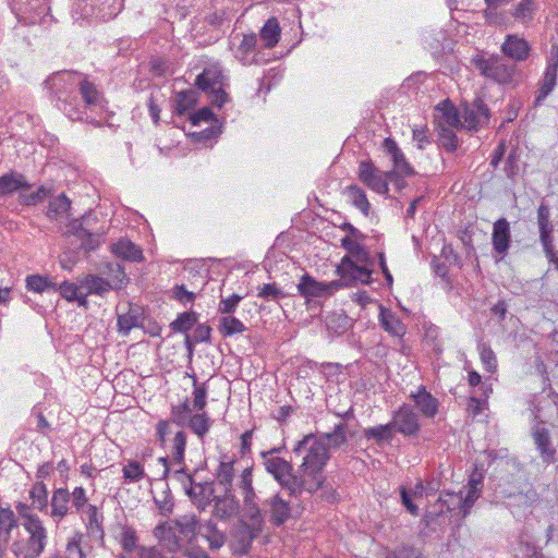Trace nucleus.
Listing matches in <instances>:
<instances>
[{"label": "nucleus", "mask_w": 558, "mask_h": 558, "mask_svg": "<svg viewBox=\"0 0 558 558\" xmlns=\"http://www.w3.org/2000/svg\"><path fill=\"white\" fill-rule=\"evenodd\" d=\"M462 118L461 129L464 128L470 131H476L488 122L489 109L482 99H476L472 106H468L463 109Z\"/></svg>", "instance_id": "obj_14"}, {"label": "nucleus", "mask_w": 558, "mask_h": 558, "mask_svg": "<svg viewBox=\"0 0 558 558\" xmlns=\"http://www.w3.org/2000/svg\"><path fill=\"white\" fill-rule=\"evenodd\" d=\"M264 512L265 520L267 519L271 525L279 527L295 518L299 510L277 493L264 500Z\"/></svg>", "instance_id": "obj_8"}, {"label": "nucleus", "mask_w": 558, "mask_h": 558, "mask_svg": "<svg viewBox=\"0 0 558 558\" xmlns=\"http://www.w3.org/2000/svg\"><path fill=\"white\" fill-rule=\"evenodd\" d=\"M174 477L182 483L186 495L195 504H202L203 500L209 498L213 494V487L210 483H195L193 477L187 474L182 466L180 470L174 472Z\"/></svg>", "instance_id": "obj_12"}, {"label": "nucleus", "mask_w": 558, "mask_h": 558, "mask_svg": "<svg viewBox=\"0 0 558 558\" xmlns=\"http://www.w3.org/2000/svg\"><path fill=\"white\" fill-rule=\"evenodd\" d=\"M436 110L438 112L436 116L438 128H456L457 130L461 129V117L451 102L445 101L437 106Z\"/></svg>", "instance_id": "obj_27"}, {"label": "nucleus", "mask_w": 558, "mask_h": 558, "mask_svg": "<svg viewBox=\"0 0 558 558\" xmlns=\"http://www.w3.org/2000/svg\"><path fill=\"white\" fill-rule=\"evenodd\" d=\"M530 50L527 41L517 34L507 35L501 45L502 53L517 62L526 60L530 56Z\"/></svg>", "instance_id": "obj_18"}, {"label": "nucleus", "mask_w": 558, "mask_h": 558, "mask_svg": "<svg viewBox=\"0 0 558 558\" xmlns=\"http://www.w3.org/2000/svg\"><path fill=\"white\" fill-rule=\"evenodd\" d=\"M441 504L439 511L442 512V507H446V511L452 512L456 510H460L462 515H464V501H463V493H447L446 495H441L438 499Z\"/></svg>", "instance_id": "obj_44"}, {"label": "nucleus", "mask_w": 558, "mask_h": 558, "mask_svg": "<svg viewBox=\"0 0 558 558\" xmlns=\"http://www.w3.org/2000/svg\"><path fill=\"white\" fill-rule=\"evenodd\" d=\"M29 498L32 500V507L40 512H48V489L43 481L36 482L29 492Z\"/></svg>", "instance_id": "obj_37"}, {"label": "nucleus", "mask_w": 558, "mask_h": 558, "mask_svg": "<svg viewBox=\"0 0 558 558\" xmlns=\"http://www.w3.org/2000/svg\"><path fill=\"white\" fill-rule=\"evenodd\" d=\"M481 361L487 372H495L497 368V359L494 351L485 343L480 345Z\"/></svg>", "instance_id": "obj_60"}, {"label": "nucleus", "mask_w": 558, "mask_h": 558, "mask_svg": "<svg viewBox=\"0 0 558 558\" xmlns=\"http://www.w3.org/2000/svg\"><path fill=\"white\" fill-rule=\"evenodd\" d=\"M411 397L423 416L427 418L435 417L438 412L439 402L435 397L426 391L425 387L421 386L415 393L411 395Z\"/></svg>", "instance_id": "obj_26"}, {"label": "nucleus", "mask_w": 558, "mask_h": 558, "mask_svg": "<svg viewBox=\"0 0 558 558\" xmlns=\"http://www.w3.org/2000/svg\"><path fill=\"white\" fill-rule=\"evenodd\" d=\"M26 288L29 291L41 293L48 289H56V283L48 280V278L40 275H31L26 277Z\"/></svg>", "instance_id": "obj_52"}, {"label": "nucleus", "mask_w": 558, "mask_h": 558, "mask_svg": "<svg viewBox=\"0 0 558 558\" xmlns=\"http://www.w3.org/2000/svg\"><path fill=\"white\" fill-rule=\"evenodd\" d=\"M210 420L206 413H197L190 417V428L199 437H203L209 429Z\"/></svg>", "instance_id": "obj_53"}, {"label": "nucleus", "mask_w": 558, "mask_h": 558, "mask_svg": "<svg viewBox=\"0 0 558 558\" xmlns=\"http://www.w3.org/2000/svg\"><path fill=\"white\" fill-rule=\"evenodd\" d=\"M241 504L234 492H227L221 496H215L213 514L221 521H227L240 513Z\"/></svg>", "instance_id": "obj_16"}, {"label": "nucleus", "mask_w": 558, "mask_h": 558, "mask_svg": "<svg viewBox=\"0 0 558 558\" xmlns=\"http://www.w3.org/2000/svg\"><path fill=\"white\" fill-rule=\"evenodd\" d=\"M111 252L125 260L140 262L143 259L142 250L129 239L122 238L111 245Z\"/></svg>", "instance_id": "obj_30"}, {"label": "nucleus", "mask_w": 558, "mask_h": 558, "mask_svg": "<svg viewBox=\"0 0 558 558\" xmlns=\"http://www.w3.org/2000/svg\"><path fill=\"white\" fill-rule=\"evenodd\" d=\"M345 193L350 198L351 203L356 208H359L365 216H367L371 205L365 192L357 185H350L347 187Z\"/></svg>", "instance_id": "obj_45"}, {"label": "nucleus", "mask_w": 558, "mask_h": 558, "mask_svg": "<svg viewBox=\"0 0 558 558\" xmlns=\"http://www.w3.org/2000/svg\"><path fill=\"white\" fill-rule=\"evenodd\" d=\"M197 100V94L195 90L187 89L182 90L175 95L174 112L179 116H183L190 109H192Z\"/></svg>", "instance_id": "obj_42"}, {"label": "nucleus", "mask_w": 558, "mask_h": 558, "mask_svg": "<svg viewBox=\"0 0 558 558\" xmlns=\"http://www.w3.org/2000/svg\"><path fill=\"white\" fill-rule=\"evenodd\" d=\"M256 44L257 37L255 34L243 35L236 51V58L243 64H251L253 62L254 57H251V54L254 52Z\"/></svg>", "instance_id": "obj_40"}, {"label": "nucleus", "mask_w": 558, "mask_h": 558, "mask_svg": "<svg viewBox=\"0 0 558 558\" xmlns=\"http://www.w3.org/2000/svg\"><path fill=\"white\" fill-rule=\"evenodd\" d=\"M363 241L351 236H344L341 240V245L348 252V255L342 257L337 267V274L345 286H353L357 282L368 284L372 281V268L375 260L362 244Z\"/></svg>", "instance_id": "obj_4"}, {"label": "nucleus", "mask_w": 558, "mask_h": 558, "mask_svg": "<svg viewBox=\"0 0 558 558\" xmlns=\"http://www.w3.org/2000/svg\"><path fill=\"white\" fill-rule=\"evenodd\" d=\"M235 486L240 489L242 497L256 493L253 486V465H247L241 471Z\"/></svg>", "instance_id": "obj_48"}, {"label": "nucleus", "mask_w": 558, "mask_h": 558, "mask_svg": "<svg viewBox=\"0 0 558 558\" xmlns=\"http://www.w3.org/2000/svg\"><path fill=\"white\" fill-rule=\"evenodd\" d=\"M359 180L378 194H387L390 181L387 171H380L371 160H363L359 165Z\"/></svg>", "instance_id": "obj_9"}, {"label": "nucleus", "mask_w": 558, "mask_h": 558, "mask_svg": "<svg viewBox=\"0 0 558 558\" xmlns=\"http://www.w3.org/2000/svg\"><path fill=\"white\" fill-rule=\"evenodd\" d=\"M218 330L222 337H232L246 330L244 324L232 315L222 316L219 319Z\"/></svg>", "instance_id": "obj_39"}, {"label": "nucleus", "mask_w": 558, "mask_h": 558, "mask_svg": "<svg viewBox=\"0 0 558 558\" xmlns=\"http://www.w3.org/2000/svg\"><path fill=\"white\" fill-rule=\"evenodd\" d=\"M207 388L205 384H197L194 377L193 409L203 411L206 407Z\"/></svg>", "instance_id": "obj_59"}, {"label": "nucleus", "mask_w": 558, "mask_h": 558, "mask_svg": "<svg viewBox=\"0 0 558 558\" xmlns=\"http://www.w3.org/2000/svg\"><path fill=\"white\" fill-rule=\"evenodd\" d=\"M537 225L539 229V240L543 248L550 251V244L554 243V226L550 221L549 206L541 204L537 209Z\"/></svg>", "instance_id": "obj_23"}, {"label": "nucleus", "mask_w": 558, "mask_h": 558, "mask_svg": "<svg viewBox=\"0 0 558 558\" xmlns=\"http://www.w3.org/2000/svg\"><path fill=\"white\" fill-rule=\"evenodd\" d=\"M25 177L19 172L11 171L0 177V194H11L19 190L29 189Z\"/></svg>", "instance_id": "obj_35"}, {"label": "nucleus", "mask_w": 558, "mask_h": 558, "mask_svg": "<svg viewBox=\"0 0 558 558\" xmlns=\"http://www.w3.org/2000/svg\"><path fill=\"white\" fill-rule=\"evenodd\" d=\"M492 242L494 251L504 257L507 254L511 242L510 223L506 218H500L495 221L493 226Z\"/></svg>", "instance_id": "obj_21"}, {"label": "nucleus", "mask_w": 558, "mask_h": 558, "mask_svg": "<svg viewBox=\"0 0 558 558\" xmlns=\"http://www.w3.org/2000/svg\"><path fill=\"white\" fill-rule=\"evenodd\" d=\"M390 424L393 432H398L404 436H413L417 434L421 427L417 414L409 404H403L395 412Z\"/></svg>", "instance_id": "obj_11"}, {"label": "nucleus", "mask_w": 558, "mask_h": 558, "mask_svg": "<svg viewBox=\"0 0 558 558\" xmlns=\"http://www.w3.org/2000/svg\"><path fill=\"white\" fill-rule=\"evenodd\" d=\"M280 26L277 19L271 17L267 20L265 25L260 29V38L265 41L267 48L275 47L280 38Z\"/></svg>", "instance_id": "obj_41"}, {"label": "nucleus", "mask_w": 558, "mask_h": 558, "mask_svg": "<svg viewBox=\"0 0 558 558\" xmlns=\"http://www.w3.org/2000/svg\"><path fill=\"white\" fill-rule=\"evenodd\" d=\"M71 495L65 488H57L51 497L50 515L56 522H60L70 510L69 502Z\"/></svg>", "instance_id": "obj_29"}, {"label": "nucleus", "mask_w": 558, "mask_h": 558, "mask_svg": "<svg viewBox=\"0 0 558 558\" xmlns=\"http://www.w3.org/2000/svg\"><path fill=\"white\" fill-rule=\"evenodd\" d=\"M186 446V434L183 430L174 433L173 445L171 449L172 462L178 465L184 463V452Z\"/></svg>", "instance_id": "obj_49"}, {"label": "nucleus", "mask_w": 558, "mask_h": 558, "mask_svg": "<svg viewBox=\"0 0 558 558\" xmlns=\"http://www.w3.org/2000/svg\"><path fill=\"white\" fill-rule=\"evenodd\" d=\"M80 282L81 288L86 290V294H97L102 296L111 289H114L113 284L109 280L95 275H87L80 280Z\"/></svg>", "instance_id": "obj_34"}, {"label": "nucleus", "mask_w": 558, "mask_h": 558, "mask_svg": "<svg viewBox=\"0 0 558 558\" xmlns=\"http://www.w3.org/2000/svg\"><path fill=\"white\" fill-rule=\"evenodd\" d=\"M293 451L296 454H303V461L298 471L300 477H303L306 485L313 486V488H305V492L310 494L317 492L325 482L323 470L329 460L325 439H318L313 434L306 435Z\"/></svg>", "instance_id": "obj_3"}, {"label": "nucleus", "mask_w": 558, "mask_h": 558, "mask_svg": "<svg viewBox=\"0 0 558 558\" xmlns=\"http://www.w3.org/2000/svg\"><path fill=\"white\" fill-rule=\"evenodd\" d=\"M347 425L337 424L331 433H327L318 439H325L327 449L339 448L347 442Z\"/></svg>", "instance_id": "obj_46"}, {"label": "nucleus", "mask_w": 558, "mask_h": 558, "mask_svg": "<svg viewBox=\"0 0 558 558\" xmlns=\"http://www.w3.org/2000/svg\"><path fill=\"white\" fill-rule=\"evenodd\" d=\"M81 290H83V288H81V284L77 286L69 281H63L59 286L56 284V289H53V291H59L61 296L70 302H74V300L77 299V293Z\"/></svg>", "instance_id": "obj_61"}, {"label": "nucleus", "mask_w": 558, "mask_h": 558, "mask_svg": "<svg viewBox=\"0 0 558 558\" xmlns=\"http://www.w3.org/2000/svg\"><path fill=\"white\" fill-rule=\"evenodd\" d=\"M472 64L483 76L499 84L511 82L515 70V65L508 64L504 58L498 56H492L487 59L482 56H475L472 58Z\"/></svg>", "instance_id": "obj_7"}, {"label": "nucleus", "mask_w": 558, "mask_h": 558, "mask_svg": "<svg viewBox=\"0 0 558 558\" xmlns=\"http://www.w3.org/2000/svg\"><path fill=\"white\" fill-rule=\"evenodd\" d=\"M241 529L238 533V546L241 554H247L252 542L262 533L263 527L241 521Z\"/></svg>", "instance_id": "obj_33"}, {"label": "nucleus", "mask_w": 558, "mask_h": 558, "mask_svg": "<svg viewBox=\"0 0 558 558\" xmlns=\"http://www.w3.org/2000/svg\"><path fill=\"white\" fill-rule=\"evenodd\" d=\"M71 208V202L65 196V194H60L59 196L50 199L47 217L50 219H61L65 217Z\"/></svg>", "instance_id": "obj_38"}, {"label": "nucleus", "mask_w": 558, "mask_h": 558, "mask_svg": "<svg viewBox=\"0 0 558 558\" xmlns=\"http://www.w3.org/2000/svg\"><path fill=\"white\" fill-rule=\"evenodd\" d=\"M108 275L111 277L109 280L114 289L120 288L124 282L128 281V277L119 263H110L107 266Z\"/></svg>", "instance_id": "obj_57"}, {"label": "nucleus", "mask_w": 558, "mask_h": 558, "mask_svg": "<svg viewBox=\"0 0 558 558\" xmlns=\"http://www.w3.org/2000/svg\"><path fill=\"white\" fill-rule=\"evenodd\" d=\"M339 287H341V283L338 281H332L327 286L305 274L298 284V291L305 298H318L328 295L331 289H338Z\"/></svg>", "instance_id": "obj_19"}, {"label": "nucleus", "mask_w": 558, "mask_h": 558, "mask_svg": "<svg viewBox=\"0 0 558 558\" xmlns=\"http://www.w3.org/2000/svg\"><path fill=\"white\" fill-rule=\"evenodd\" d=\"M393 429L390 423L364 429L367 439H375L376 442L389 441L392 438Z\"/></svg>", "instance_id": "obj_50"}, {"label": "nucleus", "mask_w": 558, "mask_h": 558, "mask_svg": "<svg viewBox=\"0 0 558 558\" xmlns=\"http://www.w3.org/2000/svg\"><path fill=\"white\" fill-rule=\"evenodd\" d=\"M136 326H138V316L132 311L118 316V327L121 333L128 335Z\"/></svg>", "instance_id": "obj_58"}, {"label": "nucleus", "mask_w": 558, "mask_h": 558, "mask_svg": "<svg viewBox=\"0 0 558 558\" xmlns=\"http://www.w3.org/2000/svg\"><path fill=\"white\" fill-rule=\"evenodd\" d=\"M88 535L95 541H102V513L94 505H87L82 511Z\"/></svg>", "instance_id": "obj_24"}, {"label": "nucleus", "mask_w": 558, "mask_h": 558, "mask_svg": "<svg viewBox=\"0 0 558 558\" xmlns=\"http://www.w3.org/2000/svg\"><path fill=\"white\" fill-rule=\"evenodd\" d=\"M197 87L206 93L222 87V72L217 66L206 68L195 80Z\"/></svg>", "instance_id": "obj_28"}, {"label": "nucleus", "mask_w": 558, "mask_h": 558, "mask_svg": "<svg viewBox=\"0 0 558 558\" xmlns=\"http://www.w3.org/2000/svg\"><path fill=\"white\" fill-rule=\"evenodd\" d=\"M532 437L534 444L539 451L542 461L545 464H551L556 461V449L551 444L549 430L541 425L533 427Z\"/></svg>", "instance_id": "obj_17"}, {"label": "nucleus", "mask_w": 558, "mask_h": 558, "mask_svg": "<svg viewBox=\"0 0 558 558\" xmlns=\"http://www.w3.org/2000/svg\"><path fill=\"white\" fill-rule=\"evenodd\" d=\"M538 11L536 0H518L512 3L509 16L523 26H530Z\"/></svg>", "instance_id": "obj_20"}, {"label": "nucleus", "mask_w": 558, "mask_h": 558, "mask_svg": "<svg viewBox=\"0 0 558 558\" xmlns=\"http://www.w3.org/2000/svg\"><path fill=\"white\" fill-rule=\"evenodd\" d=\"M47 544V531L38 517L19 523L12 510L0 512V558L7 548L15 558H39Z\"/></svg>", "instance_id": "obj_2"}, {"label": "nucleus", "mask_w": 558, "mask_h": 558, "mask_svg": "<svg viewBox=\"0 0 558 558\" xmlns=\"http://www.w3.org/2000/svg\"><path fill=\"white\" fill-rule=\"evenodd\" d=\"M557 75H558V53L556 56H551L549 59L545 72L543 74L542 80L539 81V87L537 90V95L534 100V107H539L543 105L544 100L547 96L554 90L557 84Z\"/></svg>", "instance_id": "obj_15"}, {"label": "nucleus", "mask_w": 558, "mask_h": 558, "mask_svg": "<svg viewBox=\"0 0 558 558\" xmlns=\"http://www.w3.org/2000/svg\"><path fill=\"white\" fill-rule=\"evenodd\" d=\"M84 535L76 533L68 541L64 558H86Z\"/></svg>", "instance_id": "obj_47"}, {"label": "nucleus", "mask_w": 558, "mask_h": 558, "mask_svg": "<svg viewBox=\"0 0 558 558\" xmlns=\"http://www.w3.org/2000/svg\"><path fill=\"white\" fill-rule=\"evenodd\" d=\"M379 322L381 327L390 335L401 338L405 335L407 327L402 320L390 310L380 307Z\"/></svg>", "instance_id": "obj_31"}, {"label": "nucleus", "mask_w": 558, "mask_h": 558, "mask_svg": "<svg viewBox=\"0 0 558 558\" xmlns=\"http://www.w3.org/2000/svg\"><path fill=\"white\" fill-rule=\"evenodd\" d=\"M386 558H421V553L412 546H401L393 550H387Z\"/></svg>", "instance_id": "obj_63"}, {"label": "nucleus", "mask_w": 558, "mask_h": 558, "mask_svg": "<svg viewBox=\"0 0 558 558\" xmlns=\"http://www.w3.org/2000/svg\"><path fill=\"white\" fill-rule=\"evenodd\" d=\"M512 1L513 0H484L486 7L482 11V14L485 23L494 26L506 25L508 23L509 15L505 10H502V7Z\"/></svg>", "instance_id": "obj_22"}, {"label": "nucleus", "mask_w": 558, "mask_h": 558, "mask_svg": "<svg viewBox=\"0 0 558 558\" xmlns=\"http://www.w3.org/2000/svg\"><path fill=\"white\" fill-rule=\"evenodd\" d=\"M201 535L208 542V546L211 550L220 549L227 541L225 532L220 531L217 524L208 520L201 526Z\"/></svg>", "instance_id": "obj_32"}, {"label": "nucleus", "mask_w": 558, "mask_h": 558, "mask_svg": "<svg viewBox=\"0 0 558 558\" xmlns=\"http://www.w3.org/2000/svg\"><path fill=\"white\" fill-rule=\"evenodd\" d=\"M454 128H438L439 145L447 151H454L458 146V137L453 131Z\"/></svg>", "instance_id": "obj_51"}, {"label": "nucleus", "mask_w": 558, "mask_h": 558, "mask_svg": "<svg viewBox=\"0 0 558 558\" xmlns=\"http://www.w3.org/2000/svg\"><path fill=\"white\" fill-rule=\"evenodd\" d=\"M120 542L125 551H133L137 542L135 530L130 526H123L120 534Z\"/></svg>", "instance_id": "obj_62"}, {"label": "nucleus", "mask_w": 558, "mask_h": 558, "mask_svg": "<svg viewBox=\"0 0 558 558\" xmlns=\"http://www.w3.org/2000/svg\"><path fill=\"white\" fill-rule=\"evenodd\" d=\"M198 520L195 515H183L170 523L160 524L155 529V535L170 553L183 548L184 542L191 543L196 536Z\"/></svg>", "instance_id": "obj_5"}, {"label": "nucleus", "mask_w": 558, "mask_h": 558, "mask_svg": "<svg viewBox=\"0 0 558 558\" xmlns=\"http://www.w3.org/2000/svg\"><path fill=\"white\" fill-rule=\"evenodd\" d=\"M257 296L266 301L277 302L281 298H284V293L275 283H264L263 286L258 287Z\"/></svg>", "instance_id": "obj_55"}, {"label": "nucleus", "mask_w": 558, "mask_h": 558, "mask_svg": "<svg viewBox=\"0 0 558 558\" xmlns=\"http://www.w3.org/2000/svg\"><path fill=\"white\" fill-rule=\"evenodd\" d=\"M198 315L195 312H184L178 315V317L170 324V328L173 332L187 333L196 324Z\"/></svg>", "instance_id": "obj_43"}, {"label": "nucleus", "mask_w": 558, "mask_h": 558, "mask_svg": "<svg viewBox=\"0 0 558 558\" xmlns=\"http://www.w3.org/2000/svg\"><path fill=\"white\" fill-rule=\"evenodd\" d=\"M235 460L231 459L228 461H221L216 471L217 483L225 488L227 492H233L234 487V469Z\"/></svg>", "instance_id": "obj_36"}, {"label": "nucleus", "mask_w": 558, "mask_h": 558, "mask_svg": "<svg viewBox=\"0 0 558 558\" xmlns=\"http://www.w3.org/2000/svg\"><path fill=\"white\" fill-rule=\"evenodd\" d=\"M243 298L236 293H233L232 295L228 298L220 299L219 305H218V312L220 314H223L225 316L232 315L239 303L241 302Z\"/></svg>", "instance_id": "obj_56"}, {"label": "nucleus", "mask_w": 558, "mask_h": 558, "mask_svg": "<svg viewBox=\"0 0 558 558\" xmlns=\"http://www.w3.org/2000/svg\"><path fill=\"white\" fill-rule=\"evenodd\" d=\"M192 408L189 401H184L178 407H173L171 410V421H160L157 424V437L161 446H165L166 437L172 434V423L180 427H184L189 424V420L192 416Z\"/></svg>", "instance_id": "obj_10"}, {"label": "nucleus", "mask_w": 558, "mask_h": 558, "mask_svg": "<svg viewBox=\"0 0 558 558\" xmlns=\"http://www.w3.org/2000/svg\"><path fill=\"white\" fill-rule=\"evenodd\" d=\"M45 85L58 109L73 121L84 119L83 109L100 104L99 92L82 73L56 72L45 81Z\"/></svg>", "instance_id": "obj_1"}, {"label": "nucleus", "mask_w": 558, "mask_h": 558, "mask_svg": "<svg viewBox=\"0 0 558 558\" xmlns=\"http://www.w3.org/2000/svg\"><path fill=\"white\" fill-rule=\"evenodd\" d=\"M242 502H243L244 517L250 521V524L264 527V524H265L264 501L262 502V505H259L257 501V495L255 493V494L242 497Z\"/></svg>", "instance_id": "obj_25"}, {"label": "nucleus", "mask_w": 558, "mask_h": 558, "mask_svg": "<svg viewBox=\"0 0 558 558\" xmlns=\"http://www.w3.org/2000/svg\"><path fill=\"white\" fill-rule=\"evenodd\" d=\"M260 457L267 473L272 475L277 483L289 492L291 497H298L305 492V488H308L303 477L293 472V465L289 461L272 454V452H262ZM310 488H313V486H310Z\"/></svg>", "instance_id": "obj_6"}, {"label": "nucleus", "mask_w": 558, "mask_h": 558, "mask_svg": "<svg viewBox=\"0 0 558 558\" xmlns=\"http://www.w3.org/2000/svg\"><path fill=\"white\" fill-rule=\"evenodd\" d=\"M47 190L41 186L36 192L29 194H21L19 198L21 204L32 206L43 202L47 197Z\"/></svg>", "instance_id": "obj_64"}, {"label": "nucleus", "mask_w": 558, "mask_h": 558, "mask_svg": "<svg viewBox=\"0 0 558 558\" xmlns=\"http://www.w3.org/2000/svg\"><path fill=\"white\" fill-rule=\"evenodd\" d=\"M383 147L385 151L390 155L393 169L391 171H387V175L390 181H393L397 178V174H402L405 177H410L414 174L413 168L407 161L403 153L398 147L397 143L391 138H385L383 142Z\"/></svg>", "instance_id": "obj_13"}, {"label": "nucleus", "mask_w": 558, "mask_h": 558, "mask_svg": "<svg viewBox=\"0 0 558 558\" xmlns=\"http://www.w3.org/2000/svg\"><path fill=\"white\" fill-rule=\"evenodd\" d=\"M123 477L129 482H138L146 476L144 466L138 461H130L123 466Z\"/></svg>", "instance_id": "obj_54"}]
</instances>
